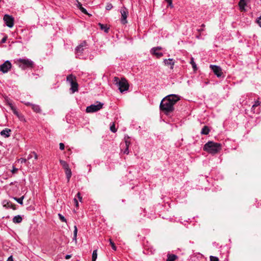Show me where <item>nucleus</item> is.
Segmentation results:
<instances>
[{
	"label": "nucleus",
	"instance_id": "nucleus-31",
	"mask_svg": "<svg viewBox=\"0 0 261 261\" xmlns=\"http://www.w3.org/2000/svg\"><path fill=\"white\" fill-rule=\"evenodd\" d=\"M260 105V102L259 101L257 100L255 101L254 104L252 107V110L253 111L254 108Z\"/></svg>",
	"mask_w": 261,
	"mask_h": 261
},
{
	"label": "nucleus",
	"instance_id": "nucleus-51",
	"mask_svg": "<svg viewBox=\"0 0 261 261\" xmlns=\"http://www.w3.org/2000/svg\"><path fill=\"white\" fill-rule=\"evenodd\" d=\"M76 237H74L73 238V240L75 241V242H76Z\"/></svg>",
	"mask_w": 261,
	"mask_h": 261
},
{
	"label": "nucleus",
	"instance_id": "nucleus-18",
	"mask_svg": "<svg viewBox=\"0 0 261 261\" xmlns=\"http://www.w3.org/2000/svg\"><path fill=\"white\" fill-rule=\"evenodd\" d=\"M65 174L66 175L67 181L68 182L70 180L71 176V174H72L70 168H68V169L65 170Z\"/></svg>",
	"mask_w": 261,
	"mask_h": 261
},
{
	"label": "nucleus",
	"instance_id": "nucleus-44",
	"mask_svg": "<svg viewBox=\"0 0 261 261\" xmlns=\"http://www.w3.org/2000/svg\"><path fill=\"white\" fill-rule=\"evenodd\" d=\"M34 156L35 160H37L38 159L37 154L35 152H32V156Z\"/></svg>",
	"mask_w": 261,
	"mask_h": 261
},
{
	"label": "nucleus",
	"instance_id": "nucleus-28",
	"mask_svg": "<svg viewBox=\"0 0 261 261\" xmlns=\"http://www.w3.org/2000/svg\"><path fill=\"white\" fill-rule=\"evenodd\" d=\"M58 216L60 219V220L64 222H66V219L65 218V217L62 215L61 214H58Z\"/></svg>",
	"mask_w": 261,
	"mask_h": 261
},
{
	"label": "nucleus",
	"instance_id": "nucleus-33",
	"mask_svg": "<svg viewBox=\"0 0 261 261\" xmlns=\"http://www.w3.org/2000/svg\"><path fill=\"white\" fill-rule=\"evenodd\" d=\"M210 261H219V259L217 257L211 256H210Z\"/></svg>",
	"mask_w": 261,
	"mask_h": 261
},
{
	"label": "nucleus",
	"instance_id": "nucleus-41",
	"mask_svg": "<svg viewBox=\"0 0 261 261\" xmlns=\"http://www.w3.org/2000/svg\"><path fill=\"white\" fill-rule=\"evenodd\" d=\"M7 36H5L1 40V43H4L6 42V40H7Z\"/></svg>",
	"mask_w": 261,
	"mask_h": 261
},
{
	"label": "nucleus",
	"instance_id": "nucleus-40",
	"mask_svg": "<svg viewBox=\"0 0 261 261\" xmlns=\"http://www.w3.org/2000/svg\"><path fill=\"white\" fill-rule=\"evenodd\" d=\"M4 203V202L3 203ZM12 204L11 203H10L9 202H7V204H4V206H6V207H10L12 206Z\"/></svg>",
	"mask_w": 261,
	"mask_h": 261
},
{
	"label": "nucleus",
	"instance_id": "nucleus-43",
	"mask_svg": "<svg viewBox=\"0 0 261 261\" xmlns=\"http://www.w3.org/2000/svg\"><path fill=\"white\" fill-rule=\"evenodd\" d=\"M73 201H74V204H75V206L76 207H78L79 206V203H78V201H77L76 198H74V199H73Z\"/></svg>",
	"mask_w": 261,
	"mask_h": 261
},
{
	"label": "nucleus",
	"instance_id": "nucleus-14",
	"mask_svg": "<svg viewBox=\"0 0 261 261\" xmlns=\"http://www.w3.org/2000/svg\"><path fill=\"white\" fill-rule=\"evenodd\" d=\"M246 4H247V2H246V0H240V2L239 3V6L240 9L241 10V11H246L245 6H246Z\"/></svg>",
	"mask_w": 261,
	"mask_h": 261
},
{
	"label": "nucleus",
	"instance_id": "nucleus-26",
	"mask_svg": "<svg viewBox=\"0 0 261 261\" xmlns=\"http://www.w3.org/2000/svg\"><path fill=\"white\" fill-rule=\"evenodd\" d=\"M190 64L192 65V67H193L194 70H196L197 69V67H196V64L194 61L193 58H191Z\"/></svg>",
	"mask_w": 261,
	"mask_h": 261
},
{
	"label": "nucleus",
	"instance_id": "nucleus-50",
	"mask_svg": "<svg viewBox=\"0 0 261 261\" xmlns=\"http://www.w3.org/2000/svg\"><path fill=\"white\" fill-rule=\"evenodd\" d=\"M17 171V169L15 168H13V170H12V172L14 173Z\"/></svg>",
	"mask_w": 261,
	"mask_h": 261
},
{
	"label": "nucleus",
	"instance_id": "nucleus-4",
	"mask_svg": "<svg viewBox=\"0 0 261 261\" xmlns=\"http://www.w3.org/2000/svg\"><path fill=\"white\" fill-rule=\"evenodd\" d=\"M16 62L19 66L22 69L32 67L33 65V62L28 59H19L17 60Z\"/></svg>",
	"mask_w": 261,
	"mask_h": 261
},
{
	"label": "nucleus",
	"instance_id": "nucleus-47",
	"mask_svg": "<svg viewBox=\"0 0 261 261\" xmlns=\"http://www.w3.org/2000/svg\"><path fill=\"white\" fill-rule=\"evenodd\" d=\"M32 157H33V156H32V152L31 154H30L28 156V157H27V160H30L31 158H32Z\"/></svg>",
	"mask_w": 261,
	"mask_h": 261
},
{
	"label": "nucleus",
	"instance_id": "nucleus-16",
	"mask_svg": "<svg viewBox=\"0 0 261 261\" xmlns=\"http://www.w3.org/2000/svg\"><path fill=\"white\" fill-rule=\"evenodd\" d=\"M22 220L21 217L20 215L15 216L13 219V222L15 223H20Z\"/></svg>",
	"mask_w": 261,
	"mask_h": 261
},
{
	"label": "nucleus",
	"instance_id": "nucleus-12",
	"mask_svg": "<svg viewBox=\"0 0 261 261\" xmlns=\"http://www.w3.org/2000/svg\"><path fill=\"white\" fill-rule=\"evenodd\" d=\"M164 63L166 66H170V69H173L175 62L172 59H164Z\"/></svg>",
	"mask_w": 261,
	"mask_h": 261
},
{
	"label": "nucleus",
	"instance_id": "nucleus-24",
	"mask_svg": "<svg viewBox=\"0 0 261 261\" xmlns=\"http://www.w3.org/2000/svg\"><path fill=\"white\" fill-rule=\"evenodd\" d=\"M24 199V196L20 198L14 197V199L20 204H23V199Z\"/></svg>",
	"mask_w": 261,
	"mask_h": 261
},
{
	"label": "nucleus",
	"instance_id": "nucleus-2",
	"mask_svg": "<svg viewBox=\"0 0 261 261\" xmlns=\"http://www.w3.org/2000/svg\"><path fill=\"white\" fill-rule=\"evenodd\" d=\"M221 149L220 143L209 141L206 143L203 147V149L211 154H215L218 152Z\"/></svg>",
	"mask_w": 261,
	"mask_h": 261
},
{
	"label": "nucleus",
	"instance_id": "nucleus-42",
	"mask_svg": "<svg viewBox=\"0 0 261 261\" xmlns=\"http://www.w3.org/2000/svg\"><path fill=\"white\" fill-rule=\"evenodd\" d=\"M125 145H126V147H129V145H130V141H128V140H126L125 141Z\"/></svg>",
	"mask_w": 261,
	"mask_h": 261
},
{
	"label": "nucleus",
	"instance_id": "nucleus-53",
	"mask_svg": "<svg viewBox=\"0 0 261 261\" xmlns=\"http://www.w3.org/2000/svg\"><path fill=\"white\" fill-rule=\"evenodd\" d=\"M4 16L7 17V16H11L9 15L8 14H5Z\"/></svg>",
	"mask_w": 261,
	"mask_h": 261
},
{
	"label": "nucleus",
	"instance_id": "nucleus-32",
	"mask_svg": "<svg viewBox=\"0 0 261 261\" xmlns=\"http://www.w3.org/2000/svg\"><path fill=\"white\" fill-rule=\"evenodd\" d=\"M109 241H110V244H111V245L112 246V249L113 250H116V247L115 246V244L114 243V242H113L112 241L111 239L109 240Z\"/></svg>",
	"mask_w": 261,
	"mask_h": 261
},
{
	"label": "nucleus",
	"instance_id": "nucleus-46",
	"mask_svg": "<svg viewBox=\"0 0 261 261\" xmlns=\"http://www.w3.org/2000/svg\"><path fill=\"white\" fill-rule=\"evenodd\" d=\"M129 152H128V147H126V148L124 150V153H125V154H128Z\"/></svg>",
	"mask_w": 261,
	"mask_h": 261
},
{
	"label": "nucleus",
	"instance_id": "nucleus-9",
	"mask_svg": "<svg viewBox=\"0 0 261 261\" xmlns=\"http://www.w3.org/2000/svg\"><path fill=\"white\" fill-rule=\"evenodd\" d=\"M86 41H83L79 46L76 47V48H75V53L77 56L81 55L82 53H83V51L84 49V47H86Z\"/></svg>",
	"mask_w": 261,
	"mask_h": 261
},
{
	"label": "nucleus",
	"instance_id": "nucleus-6",
	"mask_svg": "<svg viewBox=\"0 0 261 261\" xmlns=\"http://www.w3.org/2000/svg\"><path fill=\"white\" fill-rule=\"evenodd\" d=\"M67 81H68L71 85V90L72 93H74L78 90V84L73 80V77L70 75L67 77Z\"/></svg>",
	"mask_w": 261,
	"mask_h": 261
},
{
	"label": "nucleus",
	"instance_id": "nucleus-19",
	"mask_svg": "<svg viewBox=\"0 0 261 261\" xmlns=\"http://www.w3.org/2000/svg\"><path fill=\"white\" fill-rule=\"evenodd\" d=\"M177 256L174 254H168V258L166 261H175Z\"/></svg>",
	"mask_w": 261,
	"mask_h": 261
},
{
	"label": "nucleus",
	"instance_id": "nucleus-48",
	"mask_svg": "<svg viewBox=\"0 0 261 261\" xmlns=\"http://www.w3.org/2000/svg\"><path fill=\"white\" fill-rule=\"evenodd\" d=\"M7 261H13V259L12 256H10V257H9V258H8Z\"/></svg>",
	"mask_w": 261,
	"mask_h": 261
},
{
	"label": "nucleus",
	"instance_id": "nucleus-27",
	"mask_svg": "<svg viewBox=\"0 0 261 261\" xmlns=\"http://www.w3.org/2000/svg\"><path fill=\"white\" fill-rule=\"evenodd\" d=\"M110 130L113 133H115L117 131V129L115 128V124L113 123L110 126Z\"/></svg>",
	"mask_w": 261,
	"mask_h": 261
},
{
	"label": "nucleus",
	"instance_id": "nucleus-11",
	"mask_svg": "<svg viewBox=\"0 0 261 261\" xmlns=\"http://www.w3.org/2000/svg\"><path fill=\"white\" fill-rule=\"evenodd\" d=\"M5 24L9 28L13 27L14 25L13 17H3Z\"/></svg>",
	"mask_w": 261,
	"mask_h": 261
},
{
	"label": "nucleus",
	"instance_id": "nucleus-21",
	"mask_svg": "<svg viewBox=\"0 0 261 261\" xmlns=\"http://www.w3.org/2000/svg\"><path fill=\"white\" fill-rule=\"evenodd\" d=\"M60 163L64 170L69 168L68 164L65 161L60 160Z\"/></svg>",
	"mask_w": 261,
	"mask_h": 261
},
{
	"label": "nucleus",
	"instance_id": "nucleus-25",
	"mask_svg": "<svg viewBox=\"0 0 261 261\" xmlns=\"http://www.w3.org/2000/svg\"><path fill=\"white\" fill-rule=\"evenodd\" d=\"M97 256V250L93 251L92 256V261H95Z\"/></svg>",
	"mask_w": 261,
	"mask_h": 261
},
{
	"label": "nucleus",
	"instance_id": "nucleus-38",
	"mask_svg": "<svg viewBox=\"0 0 261 261\" xmlns=\"http://www.w3.org/2000/svg\"><path fill=\"white\" fill-rule=\"evenodd\" d=\"M60 149L61 150H63L64 149L65 146L64 144L62 143H60L59 144Z\"/></svg>",
	"mask_w": 261,
	"mask_h": 261
},
{
	"label": "nucleus",
	"instance_id": "nucleus-36",
	"mask_svg": "<svg viewBox=\"0 0 261 261\" xmlns=\"http://www.w3.org/2000/svg\"><path fill=\"white\" fill-rule=\"evenodd\" d=\"M165 1L168 4L169 6H170L171 7H172V0H165Z\"/></svg>",
	"mask_w": 261,
	"mask_h": 261
},
{
	"label": "nucleus",
	"instance_id": "nucleus-39",
	"mask_svg": "<svg viewBox=\"0 0 261 261\" xmlns=\"http://www.w3.org/2000/svg\"><path fill=\"white\" fill-rule=\"evenodd\" d=\"M77 197L78 198V199H79V200L80 201H82V197L81 196V194L80 192H79L77 194V195H76Z\"/></svg>",
	"mask_w": 261,
	"mask_h": 261
},
{
	"label": "nucleus",
	"instance_id": "nucleus-45",
	"mask_svg": "<svg viewBox=\"0 0 261 261\" xmlns=\"http://www.w3.org/2000/svg\"><path fill=\"white\" fill-rule=\"evenodd\" d=\"M20 161L21 162V163H25L27 161V159H23V158H21L20 159Z\"/></svg>",
	"mask_w": 261,
	"mask_h": 261
},
{
	"label": "nucleus",
	"instance_id": "nucleus-7",
	"mask_svg": "<svg viewBox=\"0 0 261 261\" xmlns=\"http://www.w3.org/2000/svg\"><path fill=\"white\" fill-rule=\"evenodd\" d=\"M12 64L9 61H5L0 66V71L3 73H7L11 68Z\"/></svg>",
	"mask_w": 261,
	"mask_h": 261
},
{
	"label": "nucleus",
	"instance_id": "nucleus-3",
	"mask_svg": "<svg viewBox=\"0 0 261 261\" xmlns=\"http://www.w3.org/2000/svg\"><path fill=\"white\" fill-rule=\"evenodd\" d=\"M114 83L118 87L121 92L127 91L129 88V85L125 79H121V80L118 77H114Z\"/></svg>",
	"mask_w": 261,
	"mask_h": 261
},
{
	"label": "nucleus",
	"instance_id": "nucleus-35",
	"mask_svg": "<svg viewBox=\"0 0 261 261\" xmlns=\"http://www.w3.org/2000/svg\"><path fill=\"white\" fill-rule=\"evenodd\" d=\"M77 228L76 226H74L73 236L74 237H77Z\"/></svg>",
	"mask_w": 261,
	"mask_h": 261
},
{
	"label": "nucleus",
	"instance_id": "nucleus-52",
	"mask_svg": "<svg viewBox=\"0 0 261 261\" xmlns=\"http://www.w3.org/2000/svg\"><path fill=\"white\" fill-rule=\"evenodd\" d=\"M26 105L27 106H31V105H32V103H30V102H27L25 103Z\"/></svg>",
	"mask_w": 261,
	"mask_h": 261
},
{
	"label": "nucleus",
	"instance_id": "nucleus-17",
	"mask_svg": "<svg viewBox=\"0 0 261 261\" xmlns=\"http://www.w3.org/2000/svg\"><path fill=\"white\" fill-rule=\"evenodd\" d=\"M31 107L33 111L36 113H40L41 112V109L39 107V106L37 105H31Z\"/></svg>",
	"mask_w": 261,
	"mask_h": 261
},
{
	"label": "nucleus",
	"instance_id": "nucleus-8",
	"mask_svg": "<svg viewBox=\"0 0 261 261\" xmlns=\"http://www.w3.org/2000/svg\"><path fill=\"white\" fill-rule=\"evenodd\" d=\"M210 68L218 77L221 76L222 72L220 67L216 65H211Z\"/></svg>",
	"mask_w": 261,
	"mask_h": 261
},
{
	"label": "nucleus",
	"instance_id": "nucleus-34",
	"mask_svg": "<svg viewBox=\"0 0 261 261\" xmlns=\"http://www.w3.org/2000/svg\"><path fill=\"white\" fill-rule=\"evenodd\" d=\"M113 8V6L111 4H108L106 7V9L107 10H110Z\"/></svg>",
	"mask_w": 261,
	"mask_h": 261
},
{
	"label": "nucleus",
	"instance_id": "nucleus-5",
	"mask_svg": "<svg viewBox=\"0 0 261 261\" xmlns=\"http://www.w3.org/2000/svg\"><path fill=\"white\" fill-rule=\"evenodd\" d=\"M103 105L102 103L97 101L95 103L87 107L86 110V112L93 113L97 112L102 108Z\"/></svg>",
	"mask_w": 261,
	"mask_h": 261
},
{
	"label": "nucleus",
	"instance_id": "nucleus-10",
	"mask_svg": "<svg viewBox=\"0 0 261 261\" xmlns=\"http://www.w3.org/2000/svg\"><path fill=\"white\" fill-rule=\"evenodd\" d=\"M162 49L161 47H153L151 49V53L152 54L155 55L157 58L161 57L163 55V53L159 52V50Z\"/></svg>",
	"mask_w": 261,
	"mask_h": 261
},
{
	"label": "nucleus",
	"instance_id": "nucleus-30",
	"mask_svg": "<svg viewBox=\"0 0 261 261\" xmlns=\"http://www.w3.org/2000/svg\"><path fill=\"white\" fill-rule=\"evenodd\" d=\"M127 17H121L120 19V22L122 24H125L127 22L126 20Z\"/></svg>",
	"mask_w": 261,
	"mask_h": 261
},
{
	"label": "nucleus",
	"instance_id": "nucleus-23",
	"mask_svg": "<svg viewBox=\"0 0 261 261\" xmlns=\"http://www.w3.org/2000/svg\"><path fill=\"white\" fill-rule=\"evenodd\" d=\"M8 103L9 106H10V107L11 108V109L13 111L14 114L18 116V113L16 111V108L12 105V104L11 103L8 102Z\"/></svg>",
	"mask_w": 261,
	"mask_h": 261
},
{
	"label": "nucleus",
	"instance_id": "nucleus-15",
	"mask_svg": "<svg viewBox=\"0 0 261 261\" xmlns=\"http://www.w3.org/2000/svg\"><path fill=\"white\" fill-rule=\"evenodd\" d=\"M98 25L102 31H103L105 33H108L110 28L107 24L99 23Z\"/></svg>",
	"mask_w": 261,
	"mask_h": 261
},
{
	"label": "nucleus",
	"instance_id": "nucleus-13",
	"mask_svg": "<svg viewBox=\"0 0 261 261\" xmlns=\"http://www.w3.org/2000/svg\"><path fill=\"white\" fill-rule=\"evenodd\" d=\"M11 130L9 128H5L1 132V135L6 138H8L10 136Z\"/></svg>",
	"mask_w": 261,
	"mask_h": 261
},
{
	"label": "nucleus",
	"instance_id": "nucleus-22",
	"mask_svg": "<svg viewBox=\"0 0 261 261\" xmlns=\"http://www.w3.org/2000/svg\"><path fill=\"white\" fill-rule=\"evenodd\" d=\"M121 16H127L128 15L127 10L125 8H122L120 9Z\"/></svg>",
	"mask_w": 261,
	"mask_h": 261
},
{
	"label": "nucleus",
	"instance_id": "nucleus-54",
	"mask_svg": "<svg viewBox=\"0 0 261 261\" xmlns=\"http://www.w3.org/2000/svg\"><path fill=\"white\" fill-rule=\"evenodd\" d=\"M260 16H261V15H260Z\"/></svg>",
	"mask_w": 261,
	"mask_h": 261
},
{
	"label": "nucleus",
	"instance_id": "nucleus-1",
	"mask_svg": "<svg viewBox=\"0 0 261 261\" xmlns=\"http://www.w3.org/2000/svg\"><path fill=\"white\" fill-rule=\"evenodd\" d=\"M180 99L178 95L170 94L164 98L161 103L160 109L165 112H170L174 110V105Z\"/></svg>",
	"mask_w": 261,
	"mask_h": 261
},
{
	"label": "nucleus",
	"instance_id": "nucleus-49",
	"mask_svg": "<svg viewBox=\"0 0 261 261\" xmlns=\"http://www.w3.org/2000/svg\"><path fill=\"white\" fill-rule=\"evenodd\" d=\"M71 257V255H68V254H67V255H66L65 256V258H66V259H69Z\"/></svg>",
	"mask_w": 261,
	"mask_h": 261
},
{
	"label": "nucleus",
	"instance_id": "nucleus-29",
	"mask_svg": "<svg viewBox=\"0 0 261 261\" xmlns=\"http://www.w3.org/2000/svg\"><path fill=\"white\" fill-rule=\"evenodd\" d=\"M80 9L85 14L88 15H89L88 14V13L87 12V10L84 8H83L81 5H80Z\"/></svg>",
	"mask_w": 261,
	"mask_h": 261
},
{
	"label": "nucleus",
	"instance_id": "nucleus-37",
	"mask_svg": "<svg viewBox=\"0 0 261 261\" xmlns=\"http://www.w3.org/2000/svg\"><path fill=\"white\" fill-rule=\"evenodd\" d=\"M256 22L261 27V17H258V19L256 20Z\"/></svg>",
	"mask_w": 261,
	"mask_h": 261
},
{
	"label": "nucleus",
	"instance_id": "nucleus-20",
	"mask_svg": "<svg viewBox=\"0 0 261 261\" xmlns=\"http://www.w3.org/2000/svg\"><path fill=\"white\" fill-rule=\"evenodd\" d=\"M210 132V129L208 126H204L201 132V134L202 135H207Z\"/></svg>",
	"mask_w": 261,
	"mask_h": 261
}]
</instances>
